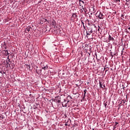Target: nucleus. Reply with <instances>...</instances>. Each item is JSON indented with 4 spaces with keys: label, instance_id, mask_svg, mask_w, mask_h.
<instances>
[{
    "label": "nucleus",
    "instance_id": "obj_20",
    "mask_svg": "<svg viewBox=\"0 0 130 130\" xmlns=\"http://www.w3.org/2000/svg\"><path fill=\"white\" fill-rule=\"evenodd\" d=\"M105 108H106V106H107V104L106 103H105Z\"/></svg>",
    "mask_w": 130,
    "mask_h": 130
},
{
    "label": "nucleus",
    "instance_id": "obj_18",
    "mask_svg": "<svg viewBox=\"0 0 130 130\" xmlns=\"http://www.w3.org/2000/svg\"><path fill=\"white\" fill-rule=\"evenodd\" d=\"M81 23L83 25V27L85 28V25H84V22H83V21H81Z\"/></svg>",
    "mask_w": 130,
    "mask_h": 130
},
{
    "label": "nucleus",
    "instance_id": "obj_7",
    "mask_svg": "<svg viewBox=\"0 0 130 130\" xmlns=\"http://www.w3.org/2000/svg\"><path fill=\"white\" fill-rule=\"evenodd\" d=\"M4 51H5V54H6V55H9L10 54V53H9V52L8 51V50H4Z\"/></svg>",
    "mask_w": 130,
    "mask_h": 130
},
{
    "label": "nucleus",
    "instance_id": "obj_27",
    "mask_svg": "<svg viewBox=\"0 0 130 130\" xmlns=\"http://www.w3.org/2000/svg\"><path fill=\"white\" fill-rule=\"evenodd\" d=\"M113 14H116V12H114Z\"/></svg>",
    "mask_w": 130,
    "mask_h": 130
},
{
    "label": "nucleus",
    "instance_id": "obj_19",
    "mask_svg": "<svg viewBox=\"0 0 130 130\" xmlns=\"http://www.w3.org/2000/svg\"><path fill=\"white\" fill-rule=\"evenodd\" d=\"M87 35H90L91 34L89 32L88 33V31H86Z\"/></svg>",
    "mask_w": 130,
    "mask_h": 130
},
{
    "label": "nucleus",
    "instance_id": "obj_23",
    "mask_svg": "<svg viewBox=\"0 0 130 130\" xmlns=\"http://www.w3.org/2000/svg\"><path fill=\"white\" fill-rule=\"evenodd\" d=\"M79 5H80V6H81V2H79Z\"/></svg>",
    "mask_w": 130,
    "mask_h": 130
},
{
    "label": "nucleus",
    "instance_id": "obj_5",
    "mask_svg": "<svg viewBox=\"0 0 130 130\" xmlns=\"http://www.w3.org/2000/svg\"><path fill=\"white\" fill-rule=\"evenodd\" d=\"M37 74L38 75H40L41 74V72H42V70L41 69H39L38 70L37 69L36 70Z\"/></svg>",
    "mask_w": 130,
    "mask_h": 130
},
{
    "label": "nucleus",
    "instance_id": "obj_21",
    "mask_svg": "<svg viewBox=\"0 0 130 130\" xmlns=\"http://www.w3.org/2000/svg\"><path fill=\"white\" fill-rule=\"evenodd\" d=\"M85 97H86V94H84V95H83V98H85Z\"/></svg>",
    "mask_w": 130,
    "mask_h": 130
},
{
    "label": "nucleus",
    "instance_id": "obj_4",
    "mask_svg": "<svg viewBox=\"0 0 130 130\" xmlns=\"http://www.w3.org/2000/svg\"><path fill=\"white\" fill-rule=\"evenodd\" d=\"M99 84H100V88H102V89H104V88H105V85H104L103 86H102V82L101 81H100L99 82Z\"/></svg>",
    "mask_w": 130,
    "mask_h": 130
},
{
    "label": "nucleus",
    "instance_id": "obj_29",
    "mask_svg": "<svg viewBox=\"0 0 130 130\" xmlns=\"http://www.w3.org/2000/svg\"><path fill=\"white\" fill-rule=\"evenodd\" d=\"M128 30H130V27H128Z\"/></svg>",
    "mask_w": 130,
    "mask_h": 130
},
{
    "label": "nucleus",
    "instance_id": "obj_6",
    "mask_svg": "<svg viewBox=\"0 0 130 130\" xmlns=\"http://www.w3.org/2000/svg\"><path fill=\"white\" fill-rule=\"evenodd\" d=\"M30 29H31V27L28 26L26 28V31H27V32H30Z\"/></svg>",
    "mask_w": 130,
    "mask_h": 130
},
{
    "label": "nucleus",
    "instance_id": "obj_26",
    "mask_svg": "<svg viewBox=\"0 0 130 130\" xmlns=\"http://www.w3.org/2000/svg\"><path fill=\"white\" fill-rule=\"evenodd\" d=\"M85 98H83V100L84 101L85 100Z\"/></svg>",
    "mask_w": 130,
    "mask_h": 130
},
{
    "label": "nucleus",
    "instance_id": "obj_9",
    "mask_svg": "<svg viewBox=\"0 0 130 130\" xmlns=\"http://www.w3.org/2000/svg\"><path fill=\"white\" fill-rule=\"evenodd\" d=\"M89 33H93V28L92 27H91L90 28V30L89 31Z\"/></svg>",
    "mask_w": 130,
    "mask_h": 130
},
{
    "label": "nucleus",
    "instance_id": "obj_25",
    "mask_svg": "<svg viewBox=\"0 0 130 130\" xmlns=\"http://www.w3.org/2000/svg\"><path fill=\"white\" fill-rule=\"evenodd\" d=\"M47 19H45V22H47Z\"/></svg>",
    "mask_w": 130,
    "mask_h": 130
},
{
    "label": "nucleus",
    "instance_id": "obj_17",
    "mask_svg": "<svg viewBox=\"0 0 130 130\" xmlns=\"http://www.w3.org/2000/svg\"><path fill=\"white\" fill-rule=\"evenodd\" d=\"M79 2H82V4H85V3L84 2V1H82V0H79Z\"/></svg>",
    "mask_w": 130,
    "mask_h": 130
},
{
    "label": "nucleus",
    "instance_id": "obj_2",
    "mask_svg": "<svg viewBox=\"0 0 130 130\" xmlns=\"http://www.w3.org/2000/svg\"><path fill=\"white\" fill-rule=\"evenodd\" d=\"M99 15H98V18L100 19H103V14H102V12H99Z\"/></svg>",
    "mask_w": 130,
    "mask_h": 130
},
{
    "label": "nucleus",
    "instance_id": "obj_10",
    "mask_svg": "<svg viewBox=\"0 0 130 130\" xmlns=\"http://www.w3.org/2000/svg\"><path fill=\"white\" fill-rule=\"evenodd\" d=\"M52 25L53 26H55V20H53L52 21Z\"/></svg>",
    "mask_w": 130,
    "mask_h": 130
},
{
    "label": "nucleus",
    "instance_id": "obj_12",
    "mask_svg": "<svg viewBox=\"0 0 130 130\" xmlns=\"http://www.w3.org/2000/svg\"><path fill=\"white\" fill-rule=\"evenodd\" d=\"M118 123V122H115V126H114V128H115L116 127V125H117V124Z\"/></svg>",
    "mask_w": 130,
    "mask_h": 130
},
{
    "label": "nucleus",
    "instance_id": "obj_31",
    "mask_svg": "<svg viewBox=\"0 0 130 130\" xmlns=\"http://www.w3.org/2000/svg\"><path fill=\"white\" fill-rule=\"evenodd\" d=\"M92 130H94V128H92Z\"/></svg>",
    "mask_w": 130,
    "mask_h": 130
},
{
    "label": "nucleus",
    "instance_id": "obj_24",
    "mask_svg": "<svg viewBox=\"0 0 130 130\" xmlns=\"http://www.w3.org/2000/svg\"><path fill=\"white\" fill-rule=\"evenodd\" d=\"M58 103H60V101L58 100Z\"/></svg>",
    "mask_w": 130,
    "mask_h": 130
},
{
    "label": "nucleus",
    "instance_id": "obj_11",
    "mask_svg": "<svg viewBox=\"0 0 130 130\" xmlns=\"http://www.w3.org/2000/svg\"><path fill=\"white\" fill-rule=\"evenodd\" d=\"M72 16H73L74 18H77V15L75 14V13H73Z\"/></svg>",
    "mask_w": 130,
    "mask_h": 130
},
{
    "label": "nucleus",
    "instance_id": "obj_15",
    "mask_svg": "<svg viewBox=\"0 0 130 130\" xmlns=\"http://www.w3.org/2000/svg\"><path fill=\"white\" fill-rule=\"evenodd\" d=\"M86 93H87V89L84 90V94H86Z\"/></svg>",
    "mask_w": 130,
    "mask_h": 130
},
{
    "label": "nucleus",
    "instance_id": "obj_13",
    "mask_svg": "<svg viewBox=\"0 0 130 130\" xmlns=\"http://www.w3.org/2000/svg\"><path fill=\"white\" fill-rule=\"evenodd\" d=\"M115 2L116 3H120V0H114Z\"/></svg>",
    "mask_w": 130,
    "mask_h": 130
},
{
    "label": "nucleus",
    "instance_id": "obj_3",
    "mask_svg": "<svg viewBox=\"0 0 130 130\" xmlns=\"http://www.w3.org/2000/svg\"><path fill=\"white\" fill-rule=\"evenodd\" d=\"M109 40L113 42V41H114V38H113V37H112L111 36L109 35Z\"/></svg>",
    "mask_w": 130,
    "mask_h": 130
},
{
    "label": "nucleus",
    "instance_id": "obj_22",
    "mask_svg": "<svg viewBox=\"0 0 130 130\" xmlns=\"http://www.w3.org/2000/svg\"><path fill=\"white\" fill-rule=\"evenodd\" d=\"M122 102H123V104L125 103V102H124V101H122Z\"/></svg>",
    "mask_w": 130,
    "mask_h": 130
},
{
    "label": "nucleus",
    "instance_id": "obj_16",
    "mask_svg": "<svg viewBox=\"0 0 130 130\" xmlns=\"http://www.w3.org/2000/svg\"><path fill=\"white\" fill-rule=\"evenodd\" d=\"M101 28V27H100V26H98V28H99V29H98V31H99V32L100 31Z\"/></svg>",
    "mask_w": 130,
    "mask_h": 130
},
{
    "label": "nucleus",
    "instance_id": "obj_8",
    "mask_svg": "<svg viewBox=\"0 0 130 130\" xmlns=\"http://www.w3.org/2000/svg\"><path fill=\"white\" fill-rule=\"evenodd\" d=\"M47 68H48V67H47V65H46L45 67H42V69H43V70H46L47 69Z\"/></svg>",
    "mask_w": 130,
    "mask_h": 130
},
{
    "label": "nucleus",
    "instance_id": "obj_1",
    "mask_svg": "<svg viewBox=\"0 0 130 130\" xmlns=\"http://www.w3.org/2000/svg\"><path fill=\"white\" fill-rule=\"evenodd\" d=\"M64 103H65L64 105H63V104L62 105L63 107H70V105H69V103H70V101H67V100H64Z\"/></svg>",
    "mask_w": 130,
    "mask_h": 130
},
{
    "label": "nucleus",
    "instance_id": "obj_28",
    "mask_svg": "<svg viewBox=\"0 0 130 130\" xmlns=\"http://www.w3.org/2000/svg\"><path fill=\"white\" fill-rule=\"evenodd\" d=\"M66 126L68 125V124H65Z\"/></svg>",
    "mask_w": 130,
    "mask_h": 130
},
{
    "label": "nucleus",
    "instance_id": "obj_30",
    "mask_svg": "<svg viewBox=\"0 0 130 130\" xmlns=\"http://www.w3.org/2000/svg\"><path fill=\"white\" fill-rule=\"evenodd\" d=\"M28 67H29V70H30V66H28Z\"/></svg>",
    "mask_w": 130,
    "mask_h": 130
},
{
    "label": "nucleus",
    "instance_id": "obj_14",
    "mask_svg": "<svg viewBox=\"0 0 130 130\" xmlns=\"http://www.w3.org/2000/svg\"><path fill=\"white\" fill-rule=\"evenodd\" d=\"M124 17H123V14H122L121 16V20H123Z\"/></svg>",
    "mask_w": 130,
    "mask_h": 130
}]
</instances>
